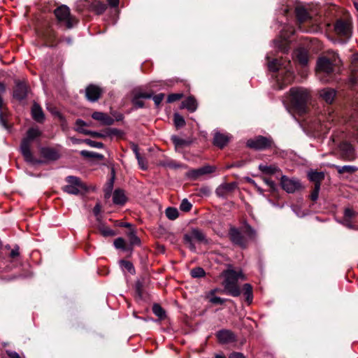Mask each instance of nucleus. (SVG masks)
<instances>
[{
	"label": "nucleus",
	"mask_w": 358,
	"mask_h": 358,
	"mask_svg": "<svg viewBox=\"0 0 358 358\" xmlns=\"http://www.w3.org/2000/svg\"><path fill=\"white\" fill-rule=\"evenodd\" d=\"M311 99V92L306 88L296 87L289 90V101L292 107L299 113H304L307 111Z\"/></svg>",
	"instance_id": "f257e3e1"
},
{
	"label": "nucleus",
	"mask_w": 358,
	"mask_h": 358,
	"mask_svg": "<svg viewBox=\"0 0 358 358\" xmlns=\"http://www.w3.org/2000/svg\"><path fill=\"white\" fill-rule=\"evenodd\" d=\"M224 280L222 282L224 286L223 292L236 297L241 294V290L238 285L239 279L245 280V276L241 271H236L233 269H227L222 272Z\"/></svg>",
	"instance_id": "f03ea898"
},
{
	"label": "nucleus",
	"mask_w": 358,
	"mask_h": 358,
	"mask_svg": "<svg viewBox=\"0 0 358 358\" xmlns=\"http://www.w3.org/2000/svg\"><path fill=\"white\" fill-rule=\"evenodd\" d=\"M41 135V131L36 127H31L27 131L20 145V151L26 162L31 164H38L41 162L35 160L31 152L30 147L31 142Z\"/></svg>",
	"instance_id": "7ed1b4c3"
},
{
	"label": "nucleus",
	"mask_w": 358,
	"mask_h": 358,
	"mask_svg": "<svg viewBox=\"0 0 358 358\" xmlns=\"http://www.w3.org/2000/svg\"><path fill=\"white\" fill-rule=\"evenodd\" d=\"M336 118V115L334 111L322 115L317 122H314L309 126L308 131L314 136L325 134L330 129L331 123Z\"/></svg>",
	"instance_id": "20e7f679"
},
{
	"label": "nucleus",
	"mask_w": 358,
	"mask_h": 358,
	"mask_svg": "<svg viewBox=\"0 0 358 358\" xmlns=\"http://www.w3.org/2000/svg\"><path fill=\"white\" fill-rule=\"evenodd\" d=\"M54 13L57 20L64 23L69 29L72 28L76 23L75 18L71 15L69 8L65 5L57 8Z\"/></svg>",
	"instance_id": "39448f33"
},
{
	"label": "nucleus",
	"mask_w": 358,
	"mask_h": 358,
	"mask_svg": "<svg viewBox=\"0 0 358 358\" xmlns=\"http://www.w3.org/2000/svg\"><path fill=\"white\" fill-rule=\"evenodd\" d=\"M334 71V64L327 57L320 58L317 64V76L322 82L327 83L329 79L324 77V75H330Z\"/></svg>",
	"instance_id": "423d86ee"
},
{
	"label": "nucleus",
	"mask_w": 358,
	"mask_h": 358,
	"mask_svg": "<svg viewBox=\"0 0 358 358\" xmlns=\"http://www.w3.org/2000/svg\"><path fill=\"white\" fill-rule=\"evenodd\" d=\"M184 241L192 251L196 250V247L194 244V241L199 243H208L206 235L199 229H192L189 234H185L184 236Z\"/></svg>",
	"instance_id": "0eeeda50"
},
{
	"label": "nucleus",
	"mask_w": 358,
	"mask_h": 358,
	"mask_svg": "<svg viewBox=\"0 0 358 358\" xmlns=\"http://www.w3.org/2000/svg\"><path fill=\"white\" fill-rule=\"evenodd\" d=\"M66 181L68 185L63 187V190L68 194L77 195L81 190L86 189V186L78 177L68 176Z\"/></svg>",
	"instance_id": "6e6552de"
},
{
	"label": "nucleus",
	"mask_w": 358,
	"mask_h": 358,
	"mask_svg": "<svg viewBox=\"0 0 358 358\" xmlns=\"http://www.w3.org/2000/svg\"><path fill=\"white\" fill-rule=\"evenodd\" d=\"M338 152L339 158L344 161L352 162L356 158L353 146L347 142H342L339 144Z\"/></svg>",
	"instance_id": "1a4fd4ad"
},
{
	"label": "nucleus",
	"mask_w": 358,
	"mask_h": 358,
	"mask_svg": "<svg viewBox=\"0 0 358 358\" xmlns=\"http://www.w3.org/2000/svg\"><path fill=\"white\" fill-rule=\"evenodd\" d=\"M273 141L271 138L259 136L247 141V146L255 150H265L271 147Z\"/></svg>",
	"instance_id": "9d476101"
},
{
	"label": "nucleus",
	"mask_w": 358,
	"mask_h": 358,
	"mask_svg": "<svg viewBox=\"0 0 358 358\" xmlns=\"http://www.w3.org/2000/svg\"><path fill=\"white\" fill-rule=\"evenodd\" d=\"M336 33L346 38H349L352 34V25L349 20H338L334 25Z\"/></svg>",
	"instance_id": "9b49d317"
},
{
	"label": "nucleus",
	"mask_w": 358,
	"mask_h": 358,
	"mask_svg": "<svg viewBox=\"0 0 358 358\" xmlns=\"http://www.w3.org/2000/svg\"><path fill=\"white\" fill-rule=\"evenodd\" d=\"M280 183L282 189L288 193H293L301 188V184L298 179L289 178L285 176L281 177Z\"/></svg>",
	"instance_id": "f8f14e48"
},
{
	"label": "nucleus",
	"mask_w": 358,
	"mask_h": 358,
	"mask_svg": "<svg viewBox=\"0 0 358 358\" xmlns=\"http://www.w3.org/2000/svg\"><path fill=\"white\" fill-rule=\"evenodd\" d=\"M238 185L236 182L227 183L224 182L220 185L215 189V194L218 197L227 198L229 196L236 188Z\"/></svg>",
	"instance_id": "ddd939ff"
},
{
	"label": "nucleus",
	"mask_w": 358,
	"mask_h": 358,
	"mask_svg": "<svg viewBox=\"0 0 358 358\" xmlns=\"http://www.w3.org/2000/svg\"><path fill=\"white\" fill-rule=\"evenodd\" d=\"M350 69V85L352 87H358V53L352 57Z\"/></svg>",
	"instance_id": "4468645a"
},
{
	"label": "nucleus",
	"mask_w": 358,
	"mask_h": 358,
	"mask_svg": "<svg viewBox=\"0 0 358 358\" xmlns=\"http://www.w3.org/2000/svg\"><path fill=\"white\" fill-rule=\"evenodd\" d=\"M103 93V90L95 85H90L85 90V96L91 102L96 101Z\"/></svg>",
	"instance_id": "2eb2a0df"
},
{
	"label": "nucleus",
	"mask_w": 358,
	"mask_h": 358,
	"mask_svg": "<svg viewBox=\"0 0 358 358\" xmlns=\"http://www.w3.org/2000/svg\"><path fill=\"white\" fill-rule=\"evenodd\" d=\"M28 94V86L25 83L17 82L16 83L14 91L13 97L19 101L24 99Z\"/></svg>",
	"instance_id": "dca6fc26"
},
{
	"label": "nucleus",
	"mask_w": 358,
	"mask_h": 358,
	"mask_svg": "<svg viewBox=\"0 0 358 358\" xmlns=\"http://www.w3.org/2000/svg\"><path fill=\"white\" fill-rule=\"evenodd\" d=\"M215 166L206 165L197 169L191 170L189 172V176L193 179H196L201 176L212 173L215 172Z\"/></svg>",
	"instance_id": "f3484780"
},
{
	"label": "nucleus",
	"mask_w": 358,
	"mask_h": 358,
	"mask_svg": "<svg viewBox=\"0 0 358 358\" xmlns=\"http://www.w3.org/2000/svg\"><path fill=\"white\" fill-rule=\"evenodd\" d=\"M285 75L282 76L279 75L277 78V81L280 84V89H282L284 86L289 84L294 79V71L287 66H285Z\"/></svg>",
	"instance_id": "a211bd4d"
},
{
	"label": "nucleus",
	"mask_w": 358,
	"mask_h": 358,
	"mask_svg": "<svg viewBox=\"0 0 358 358\" xmlns=\"http://www.w3.org/2000/svg\"><path fill=\"white\" fill-rule=\"evenodd\" d=\"M229 236L231 241L234 244L238 245L241 248L246 247V241L238 229L235 228L231 229Z\"/></svg>",
	"instance_id": "6ab92c4d"
},
{
	"label": "nucleus",
	"mask_w": 358,
	"mask_h": 358,
	"mask_svg": "<svg viewBox=\"0 0 358 358\" xmlns=\"http://www.w3.org/2000/svg\"><path fill=\"white\" fill-rule=\"evenodd\" d=\"M294 56L299 64L302 66H306L308 64L309 55L308 52L306 49L303 48L296 49L294 52Z\"/></svg>",
	"instance_id": "aec40b11"
},
{
	"label": "nucleus",
	"mask_w": 358,
	"mask_h": 358,
	"mask_svg": "<svg viewBox=\"0 0 358 358\" xmlns=\"http://www.w3.org/2000/svg\"><path fill=\"white\" fill-rule=\"evenodd\" d=\"M320 96L327 103H332L336 95V91L334 89L326 87L319 92Z\"/></svg>",
	"instance_id": "412c9836"
},
{
	"label": "nucleus",
	"mask_w": 358,
	"mask_h": 358,
	"mask_svg": "<svg viewBox=\"0 0 358 358\" xmlns=\"http://www.w3.org/2000/svg\"><path fill=\"white\" fill-rule=\"evenodd\" d=\"M230 136L227 134L215 131L213 138V144L220 148H223L229 141Z\"/></svg>",
	"instance_id": "4be33fe9"
},
{
	"label": "nucleus",
	"mask_w": 358,
	"mask_h": 358,
	"mask_svg": "<svg viewBox=\"0 0 358 358\" xmlns=\"http://www.w3.org/2000/svg\"><path fill=\"white\" fill-rule=\"evenodd\" d=\"M217 338L221 343H229L235 340L234 334L227 329H222L217 333Z\"/></svg>",
	"instance_id": "5701e85b"
},
{
	"label": "nucleus",
	"mask_w": 358,
	"mask_h": 358,
	"mask_svg": "<svg viewBox=\"0 0 358 358\" xmlns=\"http://www.w3.org/2000/svg\"><path fill=\"white\" fill-rule=\"evenodd\" d=\"M94 120L101 121L105 125H111L114 122V120L106 113L101 112H94L92 115Z\"/></svg>",
	"instance_id": "b1692460"
},
{
	"label": "nucleus",
	"mask_w": 358,
	"mask_h": 358,
	"mask_svg": "<svg viewBox=\"0 0 358 358\" xmlns=\"http://www.w3.org/2000/svg\"><path fill=\"white\" fill-rule=\"evenodd\" d=\"M308 179L320 187L321 182L324 179V173L322 171L311 170L308 173Z\"/></svg>",
	"instance_id": "393cba45"
},
{
	"label": "nucleus",
	"mask_w": 358,
	"mask_h": 358,
	"mask_svg": "<svg viewBox=\"0 0 358 358\" xmlns=\"http://www.w3.org/2000/svg\"><path fill=\"white\" fill-rule=\"evenodd\" d=\"M181 108H186L190 112H194L197 109V101L193 96H189L181 103Z\"/></svg>",
	"instance_id": "a878e982"
},
{
	"label": "nucleus",
	"mask_w": 358,
	"mask_h": 358,
	"mask_svg": "<svg viewBox=\"0 0 358 358\" xmlns=\"http://www.w3.org/2000/svg\"><path fill=\"white\" fill-rule=\"evenodd\" d=\"M31 114L33 118L38 122H43L45 119V115L41 106L34 103L31 108Z\"/></svg>",
	"instance_id": "bb28decb"
},
{
	"label": "nucleus",
	"mask_w": 358,
	"mask_h": 358,
	"mask_svg": "<svg viewBox=\"0 0 358 358\" xmlns=\"http://www.w3.org/2000/svg\"><path fill=\"white\" fill-rule=\"evenodd\" d=\"M113 201L117 205H123L126 201V196L121 189H116L113 194Z\"/></svg>",
	"instance_id": "cd10ccee"
},
{
	"label": "nucleus",
	"mask_w": 358,
	"mask_h": 358,
	"mask_svg": "<svg viewBox=\"0 0 358 358\" xmlns=\"http://www.w3.org/2000/svg\"><path fill=\"white\" fill-rule=\"evenodd\" d=\"M295 11L296 17L300 22H303L310 18L308 11L303 6H297Z\"/></svg>",
	"instance_id": "c85d7f7f"
},
{
	"label": "nucleus",
	"mask_w": 358,
	"mask_h": 358,
	"mask_svg": "<svg viewBox=\"0 0 358 358\" xmlns=\"http://www.w3.org/2000/svg\"><path fill=\"white\" fill-rule=\"evenodd\" d=\"M41 153L45 158L50 160H57L59 157V153L52 148H43Z\"/></svg>",
	"instance_id": "c756f323"
},
{
	"label": "nucleus",
	"mask_w": 358,
	"mask_h": 358,
	"mask_svg": "<svg viewBox=\"0 0 358 358\" xmlns=\"http://www.w3.org/2000/svg\"><path fill=\"white\" fill-rule=\"evenodd\" d=\"M171 141L173 143L176 150L189 145L191 143L190 141L181 138L177 136H172Z\"/></svg>",
	"instance_id": "7c9ffc66"
},
{
	"label": "nucleus",
	"mask_w": 358,
	"mask_h": 358,
	"mask_svg": "<svg viewBox=\"0 0 358 358\" xmlns=\"http://www.w3.org/2000/svg\"><path fill=\"white\" fill-rule=\"evenodd\" d=\"M259 169L264 173L272 175L275 173L279 171L278 168L275 165H266V164H259Z\"/></svg>",
	"instance_id": "2f4dec72"
},
{
	"label": "nucleus",
	"mask_w": 358,
	"mask_h": 358,
	"mask_svg": "<svg viewBox=\"0 0 358 358\" xmlns=\"http://www.w3.org/2000/svg\"><path fill=\"white\" fill-rule=\"evenodd\" d=\"M76 131H77L80 133H82L83 134H85V135H90L94 138H105L106 136H107V134H106L99 133V132H96V131H92L80 129V128H76Z\"/></svg>",
	"instance_id": "473e14b6"
},
{
	"label": "nucleus",
	"mask_w": 358,
	"mask_h": 358,
	"mask_svg": "<svg viewBox=\"0 0 358 358\" xmlns=\"http://www.w3.org/2000/svg\"><path fill=\"white\" fill-rule=\"evenodd\" d=\"M334 166L336 169L337 171L340 174H342L344 173H352L357 170V167H355L354 166H350V165H345V166H342L334 165Z\"/></svg>",
	"instance_id": "72a5a7b5"
},
{
	"label": "nucleus",
	"mask_w": 358,
	"mask_h": 358,
	"mask_svg": "<svg viewBox=\"0 0 358 358\" xmlns=\"http://www.w3.org/2000/svg\"><path fill=\"white\" fill-rule=\"evenodd\" d=\"M243 289L246 301L248 302V304H250L253 299L252 286L250 284L246 283L243 285Z\"/></svg>",
	"instance_id": "f704fd0d"
},
{
	"label": "nucleus",
	"mask_w": 358,
	"mask_h": 358,
	"mask_svg": "<svg viewBox=\"0 0 358 358\" xmlns=\"http://www.w3.org/2000/svg\"><path fill=\"white\" fill-rule=\"evenodd\" d=\"M166 216L171 220L178 218L179 213L177 208L169 207L165 210Z\"/></svg>",
	"instance_id": "c9c22d12"
},
{
	"label": "nucleus",
	"mask_w": 358,
	"mask_h": 358,
	"mask_svg": "<svg viewBox=\"0 0 358 358\" xmlns=\"http://www.w3.org/2000/svg\"><path fill=\"white\" fill-rule=\"evenodd\" d=\"M80 154L82 156L87 158H96L98 159H102L103 158V156L101 154L87 150H82Z\"/></svg>",
	"instance_id": "e433bc0d"
},
{
	"label": "nucleus",
	"mask_w": 358,
	"mask_h": 358,
	"mask_svg": "<svg viewBox=\"0 0 358 358\" xmlns=\"http://www.w3.org/2000/svg\"><path fill=\"white\" fill-rule=\"evenodd\" d=\"M106 8V5L101 2H96L93 4V10L98 15L102 14Z\"/></svg>",
	"instance_id": "4c0bfd02"
},
{
	"label": "nucleus",
	"mask_w": 358,
	"mask_h": 358,
	"mask_svg": "<svg viewBox=\"0 0 358 358\" xmlns=\"http://www.w3.org/2000/svg\"><path fill=\"white\" fill-rule=\"evenodd\" d=\"M120 264L122 268L126 269L131 274L135 273V268L131 262L126 260H121Z\"/></svg>",
	"instance_id": "58836bf2"
},
{
	"label": "nucleus",
	"mask_w": 358,
	"mask_h": 358,
	"mask_svg": "<svg viewBox=\"0 0 358 358\" xmlns=\"http://www.w3.org/2000/svg\"><path fill=\"white\" fill-rule=\"evenodd\" d=\"M173 120H174L175 126L177 128H181L185 125V119L183 118V117L182 115H180L178 113L174 114Z\"/></svg>",
	"instance_id": "ea45409f"
},
{
	"label": "nucleus",
	"mask_w": 358,
	"mask_h": 358,
	"mask_svg": "<svg viewBox=\"0 0 358 358\" xmlns=\"http://www.w3.org/2000/svg\"><path fill=\"white\" fill-rule=\"evenodd\" d=\"M190 274L193 278H201L206 275V272L201 267H196L191 270Z\"/></svg>",
	"instance_id": "a19ab883"
},
{
	"label": "nucleus",
	"mask_w": 358,
	"mask_h": 358,
	"mask_svg": "<svg viewBox=\"0 0 358 358\" xmlns=\"http://www.w3.org/2000/svg\"><path fill=\"white\" fill-rule=\"evenodd\" d=\"M152 311L155 315L160 318H163L165 316V311L159 304H154L152 306Z\"/></svg>",
	"instance_id": "79ce46f5"
},
{
	"label": "nucleus",
	"mask_w": 358,
	"mask_h": 358,
	"mask_svg": "<svg viewBox=\"0 0 358 358\" xmlns=\"http://www.w3.org/2000/svg\"><path fill=\"white\" fill-rule=\"evenodd\" d=\"M268 66L269 70L271 71H277L282 69L281 64L277 59H273L272 61L269 62Z\"/></svg>",
	"instance_id": "37998d69"
},
{
	"label": "nucleus",
	"mask_w": 358,
	"mask_h": 358,
	"mask_svg": "<svg viewBox=\"0 0 358 358\" xmlns=\"http://www.w3.org/2000/svg\"><path fill=\"white\" fill-rule=\"evenodd\" d=\"M192 207V203L187 199H182V201H181V203L180 205V209L184 212L189 211L191 210Z\"/></svg>",
	"instance_id": "c03bdc74"
},
{
	"label": "nucleus",
	"mask_w": 358,
	"mask_h": 358,
	"mask_svg": "<svg viewBox=\"0 0 358 358\" xmlns=\"http://www.w3.org/2000/svg\"><path fill=\"white\" fill-rule=\"evenodd\" d=\"M99 230H100L101 234L105 237L115 236V232L113 231V230H112L109 227H101L99 228Z\"/></svg>",
	"instance_id": "a18cd8bd"
},
{
	"label": "nucleus",
	"mask_w": 358,
	"mask_h": 358,
	"mask_svg": "<svg viewBox=\"0 0 358 358\" xmlns=\"http://www.w3.org/2000/svg\"><path fill=\"white\" fill-rule=\"evenodd\" d=\"M84 142L87 144L89 146L96 148H103V144L101 142L94 141L90 139H85Z\"/></svg>",
	"instance_id": "49530a36"
},
{
	"label": "nucleus",
	"mask_w": 358,
	"mask_h": 358,
	"mask_svg": "<svg viewBox=\"0 0 358 358\" xmlns=\"http://www.w3.org/2000/svg\"><path fill=\"white\" fill-rule=\"evenodd\" d=\"M129 238L131 245H139L141 243L139 238L133 231L129 234Z\"/></svg>",
	"instance_id": "de8ad7c7"
},
{
	"label": "nucleus",
	"mask_w": 358,
	"mask_h": 358,
	"mask_svg": "<svg viewBox=\"0 0 358 358\" xmlns=\"http://www.w3.org/2000/svg\"><path fill=\"white\" fill-rule=\"evenodd\" d=\"M227 299L219 296H213L210 297L209 301L213 304H223Z\"/></svg>",
	"instance_id": "09e8293b"
},
{
	"label": "nucleus",
	"mask_w": 358,
	"mask_h": 358,
	"mask_svg": "<svg viewBox=\"0 0 358 358\" xmlns=\"http://www.w3.org/2000/svg\"><path fill=\"white\" fill-rule=\"evenodd\" d=\"M320 189V187H319L318 185H315L314 189L313 190L310 196L311 200L315 201L318 199Z\"/></svg>",
	"instance_id": "8fccbe9b"
},
{
	"label": "nucleus",
	"mask_w": 358,
	"mask_h": 358,
	"mask_svg": "<svg viewBox=\"0 0 358 358\" xmlns=\"http://www.w3.org/2000/svg\"><path fill=\"white\" fill-rule=\"evenodd\" d=\"M152 98L155 102L156 106H159L164 98V94L162 93L158 94L155 96H152Z\"/></svg>",
	"instance_id": "3c124183"
},
{
	"label": "nucleus",
	"mask_w": 358,
	"mask_h": 358,
	"mask_svg": "<svg viewBox=\"0 0 358 358\" xmlns=\"http://www.w3.org/2000/svg\"><path fill=\"white\" fill-rule=\"evenodd\" d=\"M182 96V94H171L168 96L167 102L171 103L180 99Z\"/></svg>",
	"instance_id": "603ef678"
},
{
	"label": "nucleus",
	"mask_w": 358,
	"mask_h": 358,
	"mask_svg": "<svg viewBox=\"0 0 358 358\" xmlns=\"http://www.w3.org/2000/svg\"><path fill=\"white\" fill-rule=\"evenodd\" d=\"M114 245L116 248L122 249L124 248V241L122 238H118L115 240Z\"/></svg>",
	"instance_id": "864d4df0"
},
{
	"label": "nucleus",
	"mask_w": 358,
	"mask_h": 358,
	"mask_svg": "<svg viewBox=\"0 0 358 358\" xmlns=\"http://www.w3.org/2000/svg\"><path fill=\"white\" fill-rule=\"evenodd\" d=\"M245 233L250 238H254L256 236V231L254 229H252L250 226H246Z\"/></svg>",
	"instance_id": "5fc2aeb1"
},
{
	"label": "nucleus",
	"mask_w": 358,
	"mask_h": 358,
	"mask_svg": "<svg viewBox=\"0 0 358 358\" xmlns=\"http://www.w3.org/2000/svg\"><path fill=\"white\" fill-rule=\"evenodd\" d=\"M136 159L140 167L142 169L145 170L147 169V163L145 160L141 155L137 157Z\"/></svg>",
	"instance_id": "6e6d98bb"
},
{
	"label": "nucleus",
	"mask_w": 358,
	"mask_h": 358,
	"mask_svg": "<svg viewBox=\"0 0 358 358\" xmlns=\"http://www.w3.org/2000/svg\"><path fill=\"white\" fill-rule=\"evenodd\" d=\"M48 110L53 115L57 116L58 118L59 119V120H62L64 119V116L59 111H57L55 108L48 107Z\"/></svg>",
	"instance_id": "4d7b16f0"
},
{
	"label": "nucleus",
	"mask_w": 358,
	"mask_h": 358,
	"mask_svg": "<svg viewBox=\"0 0 358 358\" xmlns=\"http://www.w3.org/2000/svg\"><path fill=\"white\" fill-rule=\"evenodd\" d=\"M355 215V212L350 208H346L344 212V215L345 219H350L352 217Z\"/></svg>",
	"instance_id": "13d9d810"
},
{
	"label": "nucleus",
	"mask_w": 358,
	"mask_h": 358,
	"mask_svg": "<svg viewBox=\"0 0 358 358\" xmlns=\"http://www.w3.org/2000/svg\"><path fill=\"white\" fill-rule=\"evenodd\" d=\"M140 98H138L137 96H135L133 99V103L134 106H136L137 108H143V102L139 99Z\"/></svg>",
	"instance_id": "bf43d9fd"
},
{
	"label": "nucleus",
	"mask_w": 358,
	"mask_h": 358,
	"mask_svg": "<svg viewBox=\"0 0 358 358\" xmlns=\"http://www.w3.org/2000/svg\"><path fill=\"white\" fill-rule=\"evenodd\" d=\"M6 354L10 358H22L20 355L15 351L6 350Z\"/></svg>",
	"instance_id": "052dcab7"
},
{
	"label": "nucleus",
	"mask_w": 358,
	"mask_h": 358,
	"mask_svg": "<svg viewBox=\"0 0 358 358\" xmlns=\"http://www.w3.org/2000/svg\"><path fill=\"white\" fill-rule=\"evenodd\" d=\"M264 181L271 189H274L275 188V183L273 180L268 178H264Z\"/></svg>",
	"instance_id": "680f3d73"
},
{
	"label": "nucleus",
	"mask_w": 358,
	"mask_h": 358,
	"mask_svg": "<svg viewBox=\"0 0 358 358\" xmlns=\"http://www.w3.org/2000/svg\"><path fill=\"white\" fill-rule=\"evenodd\" d=\"M19 255V247L15 246L10 252V257L15 258Z\"/></svg>",
	"instance_id": "e2e57ef3"
},
{
	"label": "nucleus",
	"mask_w": 358,
	"mask_h": 358,
	"mask_svg": "<svg viewBox=\"0 0 358 358\" xmlns=\"http://www.w3.org/2000/svg\"><path fill=\"white\" fill-rule=\"evenodd\" d=\"M0 124L5 129H8V124L6 123V120L3 117L2 111H0Z\"/></svg>",
	"instance_id": "0e129e2a"
},
{
	"label": "nucleus",
	"mask_w": 358,
	"mask_h": 358,
	"mask_svg": "<svg viewBox=\"0 0 358 358\" xmlns=\"http://www.w3.org/2000/svg\"><path fill=\"white\" fill-rule=\"evenodd\" d=\"M76 124L77 126L76 128H80V129H83L82 128L83 127L86 126L85 122L82 120H80V119H78V120H76Z\"/></svg>",
	"instance_id": "69168bd1"
},
{
	"label": "nucleus",
	"mask_w": 358,
	"mask_h": 358,
	"mask_svg": "<svg viewBox=\"0 0 358 358\" xmlns=\"http://www.w3.org/2000/svg\"><path fill=\"white\" fill-rule=\"evenodd\" d=\"M93 212L96 216L99 215L101 212V206L99 203L96 204V206L94 207Z\"/></svg>",
	"instance_id": "338daca9"
},
{
	"label": "nucleus",
	"mask_w": 358,
	"mask_h": 358,
	"mask_svg": "<svg viewBox=\"0 0 358 358\" xmlns=\"http://www.w3.org/2000/svg\"><path fill=\"white\" fill-rule=\"evenodd\" d=\"M229 358H245V357L241 353L234 352L230 355Z\"/></svg>",
	"instance_id": "774afa93"
}]
</instances>
